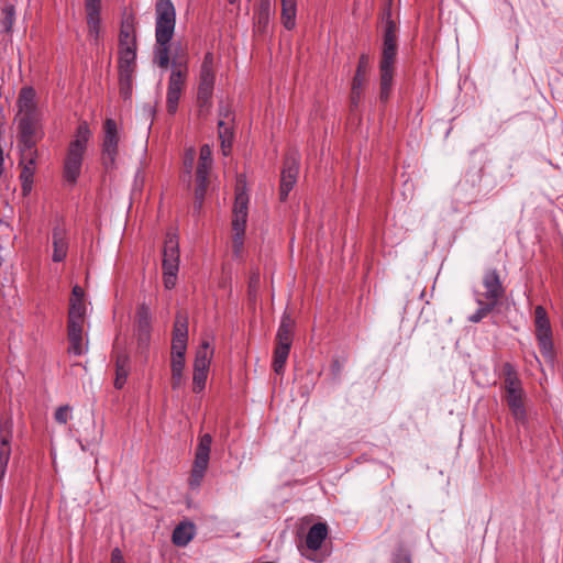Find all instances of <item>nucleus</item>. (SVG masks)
I'll return each mask as SVG.
<instances>
[{"instance_id":"obj_1","label":"nucleus","mask_w":563,"mask_h":563,"mask_svg":"<svg viewBox=\"0 0 563 563\" xmlns=\"http://www.w3.org/2000/svg\"><path fill=\"white\" fill-rule=\"evenodd\" d=\"M383 47L379 60V100L387 102L393 89L397 57V24L391 19L390 7L383 12Z\"/></svg>"},{"instance_id":"obj_2","label":"nucleus","mask_w":563,"mask_h":563,"mask_svg":"<svg viewBox=\"0 0 563 563\" xmlns=\"http://www.w3.org/2000/svg\"><path fill=\"white\" fill-rule=\"evenodd\" d=\"M155 13V59L159 67L165 68L169 64V42L175 31L176 11L170 0H158Z\"/></svg>"},{"instance_id":"obj_3","label":"nucleus","mask_w":563,"mask_h":563,"mask_svg":"<svg viewBox=\"0 0 563 563\" xmlns=\"http://www.w3.org/2000/svg\"><path fill=\"white\" fill-rule=\"evenodd\" d=\"M90 137V131L86 125L77 129L75 140L70 142L64 162V177L66 181L75 184L80 175L84 155Z\"/></svg>"},{"instance_id":"obj_4","label":"nucleus","mask_w":563,"mask_h":563,"mask_svg":"<svg viewBox=\"0 0 563 563\" xmlns=\"http://www.w3.org/2000/svg\"><path fill=\"white\" fill-rule=\"evenodd\" d=\"M136 32L135 20L133 15H124L121 21L119 33V65H136Z\"/></svg>"},{"instance_id":"obj_5","label":"nucleus","mask_w":563,"mask_h":563,"mask_svg":"<svg viewBox=\"0 0 563 563\" xmlns=\"http://www.w3.org/2000/svg\"><path fill=\"white\" fill-rule=\"evenodd\" d=\"M534 327L536 338L542 356L549 361L554 360V349L552 340V328L547 313V310L542 306L534 308Z\"/></svg>"},{"instance_id":"obj_6","label":"nucleus","mask_w":563,"mask_h":563,"mask_svg":"<svg viewBox=\"0 0 563 563\" xmlns=\"http://www.w3.org/2000/svg\"><path fill=\"white\" fill-rule=\"evenodd\" d=\"M172 74L168 80L166 106L169 114H175L178 109V102L188 74V67L185 62L174 60L172 64Z\"/></svg>"},{"instance_id":"obj_7","label":"nucleus","mask_w":563,"mask_h":563,"mask_svg":"<svg viewBox=\"0 0 563 563\" xmlns=\"http://www.w3.org/2000/svg\"><path fill=\"white\" fill-rule=\"evenodd\" d=\"M119 128L113 119H106L103 123V139L101 144V161L103 167L109 170L115 167L119 153Z\"/></svg>"},{"instance_id":"obj_8","label":"nucleus","mask_w":563,"mask_h":563,"mask_svg":"<svg viewBox=\"0 0 563 563\" xmlns=\"http://www.w3.org/2000/svg\"><path fill=\"white\" fill-rule=\"evenodd\" d=\"M212 444V437L209 433H205L199 438L195 461L189 478V486L195 489L201 484L205 473L209 465L210 451Z\"/></svg>"},{"instance_id":"obj_9","label":"nucleus","mask_w":563,"mask_h":563,"mask_svg":"<svg viewBox=\"0 0 563 563\" xmlns=\"http://www.w3.org/2000/svg\"><path fill=\"white\" fill-rule=\"evenodd\" d=\"M101 7V0H85L87 37L95 46H99L102 41Z\"/></svg>"},{"instance_id":"obj_10","label":"nucleus","mask_w":563,"mask_h":563,"mask_svg":"<svg viewBox=\"0 0 563 563\" xmlns=\"http://www.w3.org/2000/svg\"><path fill=\"white\" fill-rule=\"evenodd\" d=\"M214 56L208 52L202 60L199 78L198 99L207 102L213 92L214 87Z\"/></svg>"},{"instance_id":"obj_11","label":"nucleus","mask_w":563,"mask_h":563,"mask_svg":"<svg viewBox=\"0 0 563 563\" xmlns=\"http://www.w3.org/2000/svg\"><path fill=\"white\" fill-rule=\"evenodd\" d=\"M299 170V159L296 154H290L285 158L280 177V200L287 199L288 194L294 188Z\"/></svg>"},{"instance_id":"obj_12","label":"nucleus","mask_w":563,"mask_h":563,"mask_svg":"<svg viewBox=\"0 0 563 563\" xmlns=\"http://www.w3.org/2000/svg\"><path fill=\"white\" fill-rule=\"evenodd\" d=\"M483 286L485 288L481 296L484 300L498 305L505 295V288L496 269H487L483 276Z\"/></svg>"},{"instance_id":"obj_13","label":"nucleus","mask_w":563,"mask_h":563,"mask_svg":"<svg viewBox=\"0 0 563 563\" xmlns=\"http://www.w3.org/2000/svg\"><path fill=\"white\" fill-rule=\"evenodd\" d=\"M152 313L150 308L143 303L136 311V336L140 346H147L151 339Z\"/></svg>"},{"instance_id":"obj_14","label":"nucleus","mask_w":563,"mask_h":563,"mask_svg":"<svg viewBox=\"0 0 563 563\" xmlns=\"http://www.w3.org/2000/svg\"><path fill=\"white\" fill-rule=\"evenodd\" d=\"M525 391L506 395V401L517 424L525 427L528 423V415L523 404Z\"/></svg>"},{"instance_id":"obj_15","label":"nucleus","mask_w":563,"mask_h":563,"mask_svg":"<svg viewBox=\"0 0 563 563\" xmlns=\"http://www.w3.org/2000/svg\"><path fill=\"white\" fill-rule=\"evenodd\" d=\"M84 322L68 321V341H69V353L74 355H82L87 347L84 344Z\"/></svg>"},{"instance_id":"obj_16","label":"nucleus","mask_w":563,"mask_h":563,"mask_svg":"<svg viewBox=\"0 0 563 563\" xmlns=\"http://www.w3.org/2000/svg\"><path fill=\"white\" fill-rule=\"evenodd\" d=\"M249 197L245 192H238L233 206L232 227H239V230L245 228L247 220Z\"/></svg>"},{"instance_id":"obj_17","label":"nucleus","mask_w":563,"mask_h":563,"mask_svg":"<svg viewBox=\"0 0 563 563\" xmlns=\"http://www.w3.org/2000/svg\"><path fill=\"white\" fill-rule=\"evenodd\" d=\"M19 115L38 114L35 103V91L32 87L21 89L18 99Z\"/></svg>"},{"instance_id":"obj_18","label":"nucleus","mask_w":563,"mask_h":563,"mask_svg":"<svg viewBox=\"0 0 563 563\" xmlns=\"http://www.w3.org/2000/svg\"><path fill=\"white\" fill-rule=\"evenodd\" d=\"M36 158L37 157L20 158V165L22 167L20 179L24 195H27L32 190L33 177L36 169Z\"/></svg>"},{"instance_id":"obj_19","label":"nucleus","mask_w":563,"mask_h":563,"mask_svg":"<svg viewBox=\"0 0 563 563\" xmlns=\"http://www.w3.org/2000/svg\"><path fill=\"white\" fill-rule=\"evenodd\" d=\"M328 537V527L323 522L314 523L308 530L306 545L309 550L317 551Z\"/></svg>"},{"instance_id":"obj_20","label":"nucleus","mask_w":563,"mask_h":563,"mask_svg":"<svg viewBox=\"0 0 563 563\" xmlns=\"http://www.w3.org/2000/svg\"><path fill=\"white\" fill-rule=\"evenodd\" d=\"M196 536V527L192 522L183 521L173 531L172 541L177 547H186Z\"/></svg>"},{"instance_id":"obj_21","label":"nucleus","mask_w":563,"mask_h":563,"mask_svg":"<svg viewBox=\"0 0 563 563\" xmlns=\"http://www.w3.org/2000/svg\"><path fill=\"white\" fill-rule=\"evenodd\" d=\"M130 373V357L125 352L118 353L115 357V379L114 387L123 388Z\"/></svg>"},{"instance_id":"obj_22","label":"nucleus","mask_w":563,"mask_h":563,"mask_svg":"<svg viewBox=\"0 0 563 563\" xmlns=\"http://www.w3.org/2000/svg\"><path fill=\"white\" fill-rule=\"evenodd\" d=\"M134 70L135 66L119 65L120 95L125 100L132 96Z\"/></svg>"},{"instance_id":"obj_23","label":"nucleus","mask_w":563,"mask_h":563,"mask_svg":"<svg viewBox=\"0 0 563 563\" xmlns=\"http://www.w3.org/2000/svg\"><path fill=\"white\" fill-rule=\"evenodd\" d=\"M213 356V350L208 341H203L196 352L194 362V371L197 372H209L211 358Z\"/></svg>"},{"instance_id":"obj_24","label":"nucleus","mask_w":563,"mask_h":563,"mask_svg":"<svg viewBox=\"0 0 563 563\" xmlns=\"http://www.w3.org/2000/svg\"><path fill=\"white\" fill-rule=\"evenodd\" d=\"M292 319L284 314L276 333V345L291 347L292 343Z\"/></svg>"},{"instance_id":"obj_25","label":"nucleus","mask_w":563,"mask_h":563,"mask_svg":"<svg viewBox=\"0 0 563 563\" xmlns=\"http://www.w3.org/2000/svg\"><path fill=\"white\" fill-rule=\"evenodd\" d=\"M173 264L179 266V245L175 235L168 234L163 250V264Z\"/></svg>"},{"instance_id":"obj_26","label":"nucleus","mask_w":563,"mask_h":563,"mask_svg":"<svg viewBox=\"0 0 563 563\" xmlns=\"http://www.w3.org/2000/svg\"><path fill=\"white\" fill-rule=\"evenodd\" d=\"M282 4V24L286 30H292L296 26L297 1L280 0Z\"/></svg>"},{"instance_id":"obj_27","label":"nucleus","mask_w":563,"mask_h":563,"mask_svg":"<svg viewBox=\"0 0 563 563\" xmlns=\"http://www.w3.org/2000/svg\"><path fill=\"white\" fill-rule=\"evenodd\" d=\"M53 240V261L62 262L67 255L68 244L65 239V234L62 229L55 228L52 235Z\"/></svg>"},{"instance_id":"obj_28","label":"nucleus","mask_w":563,"mask_h":563,"mask_svg":"<svg viewBox=\"0 0 563 563\" xmlns=\"http://www.w3.org/2000/svg\"><path fill=\"white\" fill-rule=\"evenodd\" d=\"M212 151L208 144H205L200 148L199 163L196 172L197 178H200L202 181L203 178H208L209 172L212 165Z\"/></svg>"},{"instance_id":"obj_29","label":"nucleus","mask_w":563,"mask_h":563,"mask_svg":"<svg viewBox=\"0 0 563 563\" xmlns=\"http://www.w3.org/2000/svg\"><path fill=\"white\" fill-rule=\"evenodd\" d=\"M474 297L478 308L473 314L468 317V321L472 323H477L482 321L489 312H492L496 305L484 300L481 296V292L477 290H474Z\"/></svg>"},{"instance_id":"obj_30","label":"nucleus","mask_w":563,"mask_h":563,"mask_svg":"<svg viewBox=\"0 0 563 563\" xmlns=\"http://www.w3.org/2000/svg\"><path fill=\"white\" fill-rule=\"evenodd\" d=\"M188 342V318L185 313L178 312L175 318L172 341Z\"/></svg>"},{"instance_id":"obj_31","label":"nucleus","mask_w":563,"mask_h":563,"mask_svg":"<svg viewBox=\"0 0 563 563\" xmlns=\"http://www.w3.org/2000/svg\"><path fill=\"white\" fill-rule=\"evenodd\" d=\"M505 389L506 395L523 390L515 368L508 363L505 365Z\"/></svg>"},{"instance_id":"obj_32","label":"nucleus","mask_w":563,"mask_h":563,"mask_svg":"<svg viewBox=\"0 0 563 563\" xmlns=\"http://www.w3.org/2000/svg\"><path fill=\"white\" fill-rule=\"evenodd\" d=\"M369 69V56L367 54H362L360 56L356 73L354 75L352 85L357 87H363L367 79V73Z\"/></svg>"},{"instance_id":"obj_33","label":"nucleus","mask_w":563,"mask_h":563,"mask_svg":"<svg viewBox=\"0 0 563 563\" xmlns=\"http://www.w3.org/2000/svg\"><path fill=\"white\" fill-rule=\"evenodd\" d=\"M38 123V114L20 115L19 130L20 134L29 137L30 135L35 136L36 128Z\"/></svg>"},{"instance_id":"obj_34","label":"nucleus","mask_w":563,"mask_h":563,"mask_svg":"<svg viewBox=\"0 0 563 563\" xmlns=\"http://www.w3.org/2000/svg\"><path fill=\"white\" fill-rule=\"evenodd\" d=\"M219 137L221 140V150L223 155H229L232 146L233 132L232 129L222 120L219 121Z\"/></svg>"},{"instance_id":"obj_35","label":"nucleus","mask_w":563,"mask_h":563,"mask_svg":"<svg viewBox=\"0 0 563 563\" xmlns=\"http://www.w3.org/2000/svg\"><path fill=\"white\" fill-rule=\"evenodd\" d=\"M290 347L288 346H275L273 369L277 375L284 373L285 364L288 358Z\"/></svg>"},{"instance_id":"obj_36","label":"nucleus","mask_w":563,"mask_h":563,"mask_svg":"<svg viewBox=\"0 0 563 563\" xmlns=\"http://www.w3.org/2000/svg\"><path fill=\"white\" fill-rule=\"evenodd\" d=\"M35 142V136L30 135L26 137L25 135L20 134L19 147L21 158L37 157Z\"/></svg>"},{"instance_id":"obj_37","label":"nucleus","mask_w":563,"mask_h":563,"mask_svg":"<svg viewBox=\"0 0 563 563\" xmlns=\"http://www.w3.org/2000/svg\"><path fill=\"white\" fill-rule=\"evenodd\" d=\"M86 314V306L84 300H69L68 321L84 322Z\"/></svg>"},{"instance_id":"obj_38","label":"nucleus","mask_w":563,"mask_h":563,"mask_svg":"<svg viewBox=\"0 0 563 563\" xmlns=\"http://www.w3.org/2000/svg\"><path fill=\"white\" fill-rule=\"evenodd\" d=\"M170 367L173 388L177 389L183 385V372L185 367V360H172Z\"/></svg>"},{"instance_id":"obj_39","label":"nucleus","mask_w":563,"mask_h":563,"mask_svg":"<svg viewBox=\"0 0 563 563\" xmlns=\"http://www.w3.org/2000/svg\"><path fill=\"white\" fill-rule=\"evenodd\" d=\"M232 228L234 231V235L232 239L233 253L236 257H239L243 250V243H244L243 239H244L245 228H242L241 230H239V227H232Z\"/></svg>"},{"instance_id":"obj_40","label":"nucleus","mask_w":563,"mask_h":563,"mask_svg":"<svg viewBox=\"0 0 563 563\" xmlns=\"http://www.w3.org/2000/svg\"><path fill=\"white\" fill-rule=\"evenodd\" d=\"M196 190H195V197H196V208H201L202 201L205 199L207 186H208V178H203L201 181L200 178L196 177Z\"/></svg>"},{"instance_id":"obj_41","label":"nucleus","mask_w":563,"mask_h":563,"mask_svg":"<svg viewBox=\"0 0 563 563\" xmlns=\"http://www.w3.org/2000/svg\"><path fill=\"white\" fill-rule=\"evenodd\" d=\"M207 377H208V372L194 371V376H192L194 393L199 394L200 391L203 390V388L206 387Z\"/></svg>"},{"instance_id":"obj_42","label":"nucleus","mask_w":563,"mask_h":563,"mask_svg":"<svg viewBox=\"0 0 563 563\" xmlns=\"http://www.w3.org/2000/svg\"><path fill=\"white\" fill-rule=\"evenodd\" d=\"M187 342L172 341V360H185Z\"/></svg>"},{"instance_id":"obj_43","label":"nucleus","mask_w":563,"mask_h":563,"mask_svg":"<svg viewBox=\"0 0 563 563\" xmlns=\"http://www.w3.org/2000/svg\"><path fill=\"white\" fill-rule=\"evenodd\" d=\"M271 15L272 14L256 13L255 27L258 32L266 33L268 31Z\"/></svg>"},{"instance_id":"obj_44","label":"nucleus","mask_w":563,"mask_h":563,"mask_svg":"<svg viewBox=\"0 0 563 563\" xmlns=\"http://www.w3.org/2000/svg\"><path fill=\"white\" fill-rule=\"evenodd\" d=\"M54 418L60 424L67 423L70 418V407L68 405L59 406L55 411Z\"/></svg>"},{"instance_id":"obj_45","label":"nucleus","mask_w":563,"mask_h":563,"mask_svg":"<svg viewBox=\"0 0 563 563\" xmlns=\"http://www.w3.org/2000/svg\"><path fill=\"white\" fill-rule=\"evenodd\" d=\"M142 111H143V115L146 118V120L150 121V124H148V128H147L148 131H150L151 128H152V124H153V120H154L155 113H156L155 106H152L150 103L144 104Z\"/></svg>"},{"instance_id":"obj_46","label":"nucleus","mask_w":563,"mask_h":563,"mask_svg":"<svg viewBox=\"0 0 563 563\" xmlns=\"http://www.w3.org/2000/svg\"><path fill=\"white\" fill-rule=\"evenodd\" d=\"M362 90H363V87H357L356 86H353L352 85V88H351V101H352V104L353 106H357L360 100H361V97H362Z\"/></svg>"},{"instance_id":"obj_47","label":"nucleus","mask_w":563,"mask_h":563,"mask_svg":"<svg viewBox=\"0 0 563 563\" xmlns=\"http://www.w3.org/2000/svg\"><path fill=\"white\" fill-rule=\"evenodd\" d=\"M257 13L272 14V3L271 0H260V8Z\"/></svg>"},{"instance_id":"obj_48","label":"nucleus","mask_w":563,"mask_h":563,"mask_svg":"<svg viewBox=\"0 0 563 563\" xmlns=\"http://www.w3.org/2000/svg\"><path fill=\"white\" fill-rule=\"evenodd\" d=\"M164 286L166 289H173L176 285L177 275H163Z\"/></svg>"},{"instance_id":"obj_49","label":"nucleus","mask_w":563,"mask_h":563,"mask_svg":"<svg viewBox=\"0 0 563 563\" xmlns=\"http://www.w3.org/2000/svg\"><path fill=\"white\" fill-rule=\"evenodd\" d=\"M179 269L178 265L163 264V275H177Z\"/></svg>"},{"instance_id":"obj_50","label":"nucleus","mask_w":563,"mask_h":563,"mask_svg":"<svg viewBox=\"0 0 563 563\" xmlns=\"http://www.w3.org/2000/svg\"><path fill=\"white\" fill-rule=\"evenodd\" d=\"M84 296H85V291L80 286L76 285L73 287L70 300H76V299L84 300Z\"/></svg>"},{"instance_id":"obj_51","label":"nucleus","mask_w":563,"mask_h":563,"mask_svg":"<svg viewBox=\"0 0 563 563\" xmlns=\"http://www.w3.org/2000/svg\"><path fill=\"white\" fill-rule=\"evenodd\" d=\"M111 563H124V559H123V555H122L120 549L115 548L112 550Z\"/></svg>"},{"instance_id":"obj_52","label":"nucleus","mask_w":563,"mask_h":563,"mask_svg":"<svg viewBox=\"0 0 563 563\" xmlns=\"http://www.w3.org/2000/svg\"><path fill=\"white\" fill-rule=\"evenodd\" d=\"M194 159H195V154H194V151L190 150L185 158V166L187 168L188 174H190V170L192 168Z\"/></svg>"},{"instance_id":"obj_53","label":"nucleus","mask_w":563,"mask_h":563,"mask_svg":"<svg viewBox=\"0 0 563 563\" xmlns=\"http://www.w3.org/2000/svg\"><path fill=\"white\" fill-rule=\"evenodd\" d=\"M394 563H411V560L407 554H398L395 556Z\"/></svg>"},{"instance_id":"obj_54","label":"nucleus","mask_w":563,"mask_h":563,"mask_svg":"<svg viewBox=\"0 0 563 563\" xmlns=\"http://www.w3.org/2000/svg\"><path fill=\"white\" fill-rule=\"evenodd\" d=\"M5 11L8 12L7 19L9 20V23L11 24L12 23V15H13V8L12 7L7 8Z\"/></svg>"},{"instance_id":"obj_55","label":"nucleus","mask_w":563,"mask_h":563,"mask_svg":"<svg viewBox=\"0 0 563 563\" xmlns=\"http://www.w3.org/2000/svg\"><path fill=\"white\" fill-rule=\"evenodd\" d=\"M531 357L533 358V361L536 362V364L538 366H541V362H540L538 355L534 352L531 353Z\"/></svg>"},{"instance_id":"obj_56","label":"nucleus","mask_w":563,"mask_h":563,"mask_svg":"<svg viewBox=\"0 0 563 563\" xmlns=\"http://www.w3.org/2000/svg\"><path fill=\"white\" fill-rule=\"evenodd\" d=\"M231 4H235L239 2V0H228Z\"/></svg>"}]
</instances>
